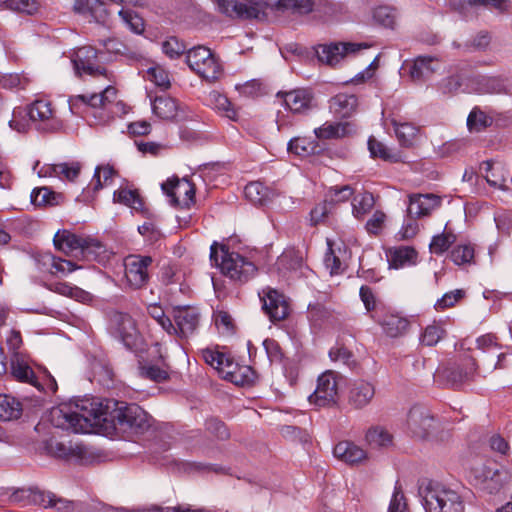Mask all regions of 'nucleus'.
<instances>
[{
	"instance_id": "1",
	"label": "nucleus",
	"mask_w": 512,
	"mask_h": 512,
	"mask_svg": "<svg viewBox=\"0 0 512 512\" xmlns=\"http://www.w3.org/2000/svg\"><path fill=\"white\" fill-rule=\"evenodd\" d=\"M220 13L230 18L259 19L264 16V9L294 10L306 14L313 10L312 0H257L256 6H247L234 0H214Z\"/></svg>"
},
{
	"instance_id": "2",
	"label": "nucleus",
	"mask_w": 512,
	"mask_h": 512,
	"mask_svg": "<svg viewBox=\"0 0 512 512\" xmlns=\"http://www.w3.org/2000/svg\"><path fill=\"white\" fill-rule=\"evenodd\" d=\"M210 261L225 276L238 283L249 281L257 271L254 263L239 253L230 252L227 246L217 242H213L210 247Z\"/></svg>"
},
{
	"instance_id": "3",
	"label": "nucleus",
	"mask_w": 512,
	"mask_h": 512,
	"mask_svg": "<svg viewBox=\"0 0 512 512\" xmlns=\"http://www.w3.org/2000/svg\"><path fill=\"white\" fill-rule=\"evenodd\" d=\"M418 494L426 512H463L460 496L453 490L431 481H423Z\"/></svg>"
},
{
	"instance_id": "4",
	"label": "nucleus",
	"mask_w": 512,
	"mask_h": 512,
	"mask_svg": "<svg viewBox=\"0 0 512 512\" xmlns=\"http://www.w3.org/2000/svg\"><path fill=\"white\" fill-rule=\"evenodd\" d=\"M109 420L115 429L125 433L141 434L150 427L147 413L136 404L112 401Z\"/></svg>"
},
{
	"instance_id": "5",
	"label": "nucleus",
	"mask_w": 512,
	"mask_h": 512,
	"mask_svg": "<svg viewBox=\"0 0 512 512\" xmlns=\"http://www.w3.org/2000/svg\"><path fill=\"white\" fill-rule=\"evenodd\" d=\"M117 90L113 86H107L101 93L91 95H74L68 100L69 109L73 114H79L81 106L95 110L94 117L100 124L107 123L113 118L111 104L115 101Z\"/></svg>"
},
{
	"instance_id": "6",
	"label": "nucleus",
	"mask_w": 512,
	"mask_h": 512,
	"mask_svg": "<svg viewBox=\"0 0 512 512\" xmlns=\"http://www.w3.org/2000/svg\"><path fill=\"white\" fill-rule=\"evenodd\" d=\"M112 401H106L104 404L99 399H82L75 403L74 414L79 433H90L93 428L99 426L101 422L109 421Z\"/></svg>"
},
{
	"instance_id": "7",
	"label": "nucleus",
	"mask_w": 512,
	"mask_h": 512,
	"mask_svg": "<svg viewBox=\"0 0 512 512\" xmlns=\"http://www.w3.org/2000/svg\"><path fill=\"white\" fill-rule=\"evenodd\" d=\"M54 244L64 253L79 251L81 256L89 261L97 260L106 251L105 246L97 239L83 237L67 230L56 233Z\"/></svg>"
},
{
	"instance_id": "8",
	"label": "nucleus",
	"mask_w": 512,
	"mask_h": 512,
	"mask_svg": "<svg viewBox=\"0 0 512 512\" xmlns=\"http://www.w3.org/2000/svg\"><path fill=\"white\" fill-rule=\"evenodd\" d=\"M186 62L191 70L209 82L219 79L222 75V65L219 59L205 46L189 49Z\"/></svg>"
},
{
	"instance_id": "9",
	"label": "nucleus",
	"mask_w": 512,
	"mask_h": 512,
	"mask_svg": "<svg viewBox=\"0 0 512 512\" xmlns=\"http://www.w3.org/2000/svg\"><path fill=\"white\" fill-rule=\"evenodd\" d=\"M343 380L340 373L327 370L317 379L315 391L308 397L310 404L317 407H331L337 404L339 385Z\"/></svg>"
},
{
	"instance_id": "10",
	"label": "nucleus",
	"mask_w": 512,
	"mask_h": 512,
	"mask_svg": "<svg viewBox=\"0 0 512 512\" xmlns=\"http://www.w3.org/2000/svg\"><path fill=\"white\" fill-rule=\"evenodd\" d=\"M153 258L147 255L131 254L124 259L125 279L133 289L144 288L149 280V268Z\"/></svg>"
},
{
	"instance_id": "11",
	"label": "nucleus",
	"mask_w": 512,
	"mask_h": 512,
	"mask_svg": "<svg viewBox=\"0 0 512 512\" xmlns=\"http://www.w3.org/2000/svg\"><path fill=\"white\" fill-rule=\"evenodd\" d=\"M75 74L79 77L89 75L91 77L103 76L110 79L107 69L100 64L98 52L91 46H84L75 51L72 58Z\"/></svg>"
},
{
	"instance_id": "12",
	"label": "nucleus",
	"mask_w": 512,
	"mask_h": 512,
	"mask_svg": "<svg viewBox=\"0 0 512 512\" xmlns=\"http://www.w3.org/2000/svg\"><path fill=\"white\" fill-rule=\"evenodd\" d=\"M27 115L36 124L38 130L53 132L61 127V122L55 116V111L49 101L35 100L28 106Z\"/></svg>"
},
{
	"instance_id": "13",
	"label": "nucleus",
	"mask_w": 512,
	"mask_h": 512,
	"mask_svg": "<svg viewBox=\"0 0 512 512\" xmlns=\"http://www.w3.org/2000/svg\"><path fill=\"white\" fill-rule=\"evenodd\" d=\"M369 46L365 43H331L319 45L316 48V55L321 63L335 66L341 59L350 54H356L361 49Z\"/></svg>"
},
{
	"instance_id": "14",
	"label": "nucleus",
	"mask_w": 512,
	"mask_h": 512,
	"mask_svg": "<svg viewBox=\"0 0 512 512\" xmlns=\"http://www.w3.org/2000/svg\"><path fill=\"white\" fill-rule=\"evenodd\" d=\"M407 428L413 437L426 439L434 428V417L430 410L422 405H414L407 415Z\"/></svg>"
},
{
	"instance_id": "15",
	"label": "nucleus",
	"mask_w": 512,
	"mask_h": 512,
	"mask_svg": "<svg viewBox=\"0 0 512 512\" xmlns=\"http://www.w3.org/2000/svg\"><path fill=\"white\" fill-rule=\"evenodd\" d=\"M174 330L172 334L180 338H188L193 335L199 324L198 311L190 306H178L173 308Z\"/></svg>"
},
{
	"instance_id": "16",
	"label": "nucleus",
	"mask_w": 512,
	"mask_h": 512,
	"mask_svg": "<svg viewBox=\"0 0 512 512\" xmlns=\"http://www.w3.org/2000/svg\"><path fill=\"white\" fill-rule=\"evenodd\" d=\"M162 190L170 197L174 206L189 207L194 201L195 187L187 179L167 181L162 184Z\"/></svg>"
},
{
	"instance_id": "17",
	"label": "nucleus",
	"mask_w": 512,
	"mask_h": 512,
	"mask_svg": "<svg viewBox=\"0 0 512 512\" xmlns=\"http://www.w3.org/2000/svg\"><path fill=\"white\" fill-rule=\"evenodd\" d=\"M282 97L286 108L293 113H307L316 107L315 97L310 89H294L289 92H278Z\"/></svg>"
},
{
	"instance_id": "18",
	"label": "nucleus",
	"mask_w": 512,
	"mask_h": 512,
	"mask_svg": "<svg viewBox=\"0 0 512 512\" xmlns=\"http://www.w3.org/2000/svg\"><path fill=\"white\" fill-rule=\"evenodd\" d=\"M261 300L263 302V310L272 322L281 321L288 316L289 305L284 295L277 290L271 288L263 290Z\"/></svg>"
},
{
	"instance_id": "19",
	"label": "nucleus",
	"mask_w": 512,
	"mask_h": 512,
	"mask_svg": "<svg viewBox=\"0 0 512 512\" xmlns=\"http://www.w3.org/2000/svg\"><path fill=\"white\" fill-rule=\"evenodd\" d=\"M111 324L117 337L126 347H132L137 337V329L131 316L127 313L116 312L113 314Z\"/></svg>"
},
{
	"instance_id": "20",
	"label": "nucleus",
	"mask_w": 512,
	"mask_h": 512,
	"mask_svg": "<svg viewBox=\"0 0 512 512\" xmlns=\"http://www.w3.org/2000/svg\"><path fill=\"white\" fill-rule=\"evenodd\" d=\"M441 204V198L434 194H417L409 197L407 213L411 218L428 216Z\"/></svg>"
},
{
	"instance_id": "21",
	"label": "nucleus",
	"mask_w": 512,
	"mask_h": 512,
	"mask_svg": "<svg viewBox=\"0 0 512 512\" xmlns=\"http://www.w3.org/2000/svg\"><path fill=\"white\" fill-rule=\"evenodd\" d=\"M153 113L163 120L181 121L186 118L177 101L171 97L158 96L151 101Z\"/></svg>"
},
{
	"instance_id": "22",
	"label": "nucleus",
	"mask_w": 512,
	"mask_h": 512,
	"mask_svg": "<svg viewBox=\"0 0 512 512\" xmlns=\"http://www.w3.org/2000/svg\"><path fill=\"white\" fill-rule=\"evenodd\" d=\"M374 395L375 388L371 383L358 381L349 390L348 403L354 409H362L371 402Z\"/></svg>"
},
{
	"instance_id": "23",
	"label": "nucleus",
	"mask_w": 512,
	"mask_h": 512,
	"mask_svg": "<svg viewBox=\"0 0 512 512\" xmlns=\"http://www.w3.org/2000/svg\"><path fill=\"white\" fill-rule=\"evenodd\" d=\"M358 106L357 97L353 94L339 93L329 100V109L338 118H348Z\"/></svg>"
},
{
	"instance_id": "24",
	"label": "nucleus",
	"mask_w": 512,
	"mask_h": 512,
	"mask_svg": "<svg viewBox=\"0 0 512 512\" xmlns=\"http://www.w3.org/2000/svg\"><path fill=\"white\" fill-rule=\"evenodd\" d=\"M333 454L337 459L349 465L359 464L367 458L366 452L350 441L339 442L334 447Z\"/></svg>"
},
{
	"instance_id": "25",
	"label": "nucleus",
	"mask_w": 512,
	"mask_h": 512,
	"mask_svg": "<svg viewBox=\"0 0 512 512\" xmlns=\"http://www.w3.org/2000/svg\"><path fill=\"white\" fill-rule=\"evenodd\" d=\"M438 68L437 59L431 56H419L410 68V76L414 81H424L430 78Z\"/></svg>"
},
{
	"instance_id": "26",
	"label": "nucleus",
	"mask_w": 512,
	"mask_h": 512,
	"mask_svg": "<svg viewBox=\"0 0 512 512\" xmlns=\"http://www.w3.org/2000/svg\"><path fill=\"white\" fill-rule=\"evenodd\" d=\"M50 422L57 428L79 433V431H77L78 426L72 406L62 405L52 408L50 412Z\"/></svg>"
},
{
	"instance_id": "27",
	"label": "nucleus",
	"mask_w": 512,
	"mask_h": 512,
	"mask_svg": "<svg viewBox=\"0 0 512 512\" xmlns=\"http://www.w3.org/2000/svg\"><path fill=\"white\" fill-rule=\"evenodd\" d=\"M351 133L349 122H325L322 126L314 129V134L319 140L343 138Z\"/></svg>"
},
{
	"instance_id": "28",
	"label": "nucleus",
	"mask_w": 512,
	"mask_h": 512,
	"mask_svg": "<svg viewBox=\"0 0 512 512\" xmlns=\"http://www.w3.org/2000/svg\"><path fill=\"white\" fill-rule=\"evenodd\" d=\"M81 163L77 161L63 162L58 164H51L45 167V175L55 176L60 179L73 181L78 177L81 171Z\"/></svg>"
},
{
	"instance_id": "29",
	"label": "nucleus",
	"mask_w": 512,
	"mask_h": 512,
	"mask_svg": "<svg viewBox=\"0 0 512 512\" xmlns=\"http://www.w3.org/2000/svg\"><path fill=\"white\" fill-rule=\"evenodd\" d=\"M385 334L389 337H398L404 334L409 326L407 319L396 314H385L380 320Z\"/></svg>"
},
{
	"instance_id": "30",
	"label": "nucleus",
	"mask_w": 512,
	"mask_h": 512,
	"mask_svg": "<svg viewBox=\"0 0 512 512\" xmlns=\"http://www.w3.org/2000/svg\"><path fill=\"white\" fill-rule=\"evenodd\" d=\"M476 371V363L471 361L469 367H452L443 371L448 384L454 388L460 387L463 383L472 379L473 373Z\"/></svg>"
},
{
	"instance_id": "31",
	"label": "nucleus",
	"mask_w": 512,
	"mask_h": 512,
	"mask_svg": "<svg viewBox=\"0 0 512 512\" xmlns=\"http://www.w3.org/2000/svg\"><path fill=\"white\" fill-rule=\"evenodd\" d=\"M64 197L48 187L34 188L30 195L31 203L35 206H57L62 203Z\"/></svg>"
},
{
	"instance_id": "32",
	"label": "nucleus",
	"mask_w": 512,
	"mask_h": 512,
	"mask_svg": "<svg viewBox=\"0 0 512 512\" xmlns=\"http://www.w3.org/2000/svg\"><path fill=\"white\" fill-rule=\"evenodd\" d=\"M482 169L486 173L484 177L490 186L499 189H506L509 172L506 171L505 173V169L502 165L497 164L495 166L494 163L486 161L483 163Z\"/></svg>"
},
{
	"instance_id": "33",
	"label": "nucleus",
	"mask_w": 512,
	"mask_h": 512,
	"mask_svg": "<svg viewBox=\"0 0 512 512\" xmlns=\"http://www.w3.org/2000/svg\"><path fill=\"white\" fill-rule=\"evenodd\" d=\"M245 197L254 205H265L272 199V192L263 185L255 181L247 184L244 189Z\"/></svg>"
},
{
	"instance_id": "34",
	"label": "nucleus",
	"mask_w": 512,
	"mask_h": 512,
	"mask_svg": "<svg viewBox=\"0 0 512 512\" xmlns=\"http://www.w3.org/2000/svg\"><path fill=\"white\" fill-rule=\"evenodd\" d=\"M417 252L414 248L402 246L394 249L390 253L389 264L395 269L416 263Z\"/></svg>"
},
{
	"instance_id": "35",
	"label": "nucleus",
	"mask_w": 512,
	"mask_h": 512,
	"mask_svg": "<svg viewBox=\"0 0 512 512\" xmlns=\"http://www.w3.org/2000/svg\"><path fill=\"white\" fill-rule=\"evenodd\" d=\"M249 373H251L250 367H241L233 359L226 363V368L221 373L222 377L235 384H244L250 381Z\"/></svg>"
},
{
	"instance_id": "36",
	"label": "nucleus",
	"mask_w": 512,
	"mask_h": 512,
	"mask_svg": "<svg viewBox=\"0 0 512 512\" xmlns=\"http://www.w3.org/2000/svg\"><path fill=\"white\" fill-rule=\"evenodd\" d=\"M11 373L17 380L39 387L32 368L18 356L11 360Z\"/></svg>"
},
{
	"instance_id": "37",
	"label": "nucleus",
	"mask_w": 512,
	"mask_h": 512,
	"mask_svg": "<svg viewBox=\"0 0 512 512\" xmlns=\"http://www.w3.org/2000/svg\"><path fill=\"white\" fill-rule=\"evenodd\" d=\"M48 289L52 292L73 298L80 302H85L89 299V294L86 291L79 287L71 286L65 282L51 283L49 284Z\"/></svg>"
},
{
	"instance_id": "38",
	"label": "nucleus",
	"mask_w": 512,
	"mask_h": 512,
	"mask_svg": "<svg viewBox=\"0 0 512 512\" xmlns=\"http://www.w3.org/2000/svg\"><path fill=\"white\" fill-rule=\"evenodd\" d=\"M113 199L115 202L129 206L136 211L141 210L143 207L142 199L136 190L120 188L114 192Z\"/></svg>"
},
{
	"instance_id": "39",
	"label": "nucleus",
	"mask_w": 512,
	"mask_h": 512,
	"mask_svg": "<svg viewBox=\"0 0 512 512\" xmlns=\"http://www.w3.org/2000/svg\"><path fill=\"white\" fill-rule=\"evenodd\" d=\"M20 403L15 398L0 394V419L4 421L19 417Z\"/></svg>"
},
{
	"instance_id": "40",
	"label": "nucleus",
	"mask_w": 512,
	"mask_h": 512,
	"mask_svg": "<svg viewBox=\"0 0 512 512\" xmlns=\"http://www.w3.org/2000/svg\"><path fill=\"white\" fill-rule=\"evenodd\" d=\"M375 200L370 192H364L356 195L352 202L353 215L360 219L367 214L374 206Z\"/></svg>"
},
{
	"instance_id": "41",
	"label": "nucleus",
	"mask_w": 512,
	"mask_h": 512,
	"mask_svg": "<svg viewBox=\"0 0 512 512\" xmlns=\"http://www.w3.org/2000/svg\"><path fill=\"white\" fill-rule=\"evenodd\" d=\"M483 90L492 94H512V84L507 79L486 77L482 79Z\"/></svg>"
},
{
	"instance_id": "42",
	"label": "nucleus",
	"mask_w": 512,
	"mask_h": 512,
	"mask_svg": "<svg viewBox=\"0 0 512 512\" xmlns=\"http://www.w3.org/2000/svg\"><path fill=\"white\" fill-rule=\"evenodd\" d=\"M455 241L456 235L453 232L444 231L432 238L429 248L432 253L441 255L446 252Z\"/></svg>"
},
{
	"instance_id": "43",
	"label": "nucleus",
	"mask_w": 512,
	"mask_h": 512,
	"mask_svg": "<svg viewBox=\"0 0 512 512\" xmlns=\"http://www.w3.org/2000/svg\"><path fill=\"white\" fill-rule=\"evenodd\" d=\"M491 123L492 119L477 107L472 109L467 118V127L471 132H480Z\"/></svg>"
},
{
	"instance_id": "44",
	"label": "nucleus",
	"mask_w": 512,
	"mask_h": 512,
	"mask_svg": "<svg viewBox=\"0 0 512 512\" xmlns=\"http://www.w3.org/2000/svg\"><path fill=\"white\" fill-rule=\"evenodd\" d=\"M1 6L27 15L35 14L39 9L37 0H1Z\"/></svg>"
},
{
	"instance_id": "45",
	"label": "nucleus",
	"mask_w": 512,
	"mask_h": 512,
	"mask_svg": "<svg viewBox=\"0 0 512 512\" xmlns=\"http://www.w3.org/2000/svg\"><path fill=\"white\" fill-rule=\"evenodd\" d=\"M315 149V142L304 137H295L288 143V151L301 157L314 153Z\"/></svg>"
},
{
	"instance_id": "46",
	"label": "nucleus",
	"mask_w": 512,
	"mask_h": 512,
	"mask_svg": "<svg viewBox=\"0 0 512 512\" xmlns=\"http://www.w3.org/2000/svg\"><path fill=\"white\" fill-rule=\"evenodd\" d=\"M367 442L374 447L388 446L392 442V435L383 427L370 428L366 433Z\"/></svg>"
},
{
	"instance_id": "47",
	"label": "nucleus",
	"mask_w": 512,
	"mask_h": 512,
	"mask_svg": "<svg viewBox=\"0 0 512 512\" xmlns=\"http://www.w3.org/2000/svg\"><path fill=\"white\" fill-rule=\"evenodd\" d=\"M42 504L45 507L54 508L58 511L71 512L75 508V503L63 498H58L53 493L42 494Z\"/></svg>"
},
{
	"instance_id": "48",
	"label": "nucleus",
	"mask_w": 512,
	"mask_h": 512,
	"mask_svg": "<svg viewBox=\"0 0 512 512\" xmlns=\"http://www.w3.org/2000/svg\"><path fill=\"white\" fill-rule=\"evenodd\" d=\"M368 149L372 157H379L388 161L398 160L396 154L391 153L390 149L386 145L372 136L368 140Z\"/></svg>"
},
{
	"instance_id": "49",
	"label": "nucleus",
	"mask_w": 512,
	"mask_h": 512,
	"mask_svg": "<svg viewBox=\"0 0 512 512\" xmlns=\"http://www.w3.org/2000/svg\"><path fill=\"white\" fill-rule=\"evenodd\" d=\"M373 19L383 27L393 28L395 25L396 13L391 7L380 6L374 10Z\"/></svg>"
},
{
	"instance_id": "50",
	"label": "nucleus",
	"mask_w": 512,
	"mask_h": 512,
	"mask_svg": "<svg viewBox=\"0 0 512 512\" xmlns=\"http://www.w3.org/2000/svg\"><path fill=\"white\" fill-rule=\"evenodd\" d=\"M205 430L216 439L224 441L229 439L230 433L223 421L211 417L205 421Z\"/></svg>"
},
{
	"instance_id": "51",
	"label": "nucleus",
	"mask_w": 512,
	"mask_h": 512,
	"mask_svg": "<svg viewBox=\"0 0 512 512\" xmlns=\"http://www.w3.org/2000/svg\"><path fill=\"white\" fill-rule=\"evenodd\" d=\"M116 171L110 165L97 166L93 175L94 190L102 189L111 182Z\"/></svg>"
},
{
	"instance_id": "52",
	"label": "nucleus",
	"mask_w": 512,
	"mask_h": 512,
	"mask_svg": "<svg viewBox=\"0 0 512 512\" xmlns=\"http://www.w3.org/2000/svg\"><path fill=\"white\" fill-rule=\"evenodd\" d=\"M450 258L456 265L471 263L474 258V249L471 245H458L451 251Z\"/></svg>"
},
{
	"instance_id": "53",
	"label": "nucleus",
	"mask_w": 512,
	"mask_h": 512,
	"mask_svg": "<svg viewBox=\"0 0 512 512\" xmlns=\"http://www.w3.org/2000/svg\"><path fill=\"white\" fill-rule=\"evenodd\" d=\"M328 251L324 257L325 267L330 271L331 275H337L343 272V264L340 257L335 253L332 242L327 240Z\"/></svg>"
},
{
	"instance_id": "54",
	"label": "nucleus",
	"mask_w": 512,
	"mask_h": 512,
	"mask_svg": "<svg viewBox=\"0 0 512 512\" xmlns=\"http://www.w3.org/2000/svg\"><path fill=\"white\" fill-rule=\"evenodd\" d=\"M148 314L157 321V323L169 334L172 335L174 324L169 317L165 316L163 308L157 304L149 305L147 308Z\"/></svg>"
},
{
	"instance_id": "55",
	"label": "nucleus",
	"mask_w": 512,
	"mask_h": 512,
	"mask_svg": "<svg viewBox=\"0 0 512 512\" xmlns=\"http://www.w3.org/2000/svg\"><path fill=\"white\" fill-rule=\"evenodd\" d=\"M417 129L409 124H395V134L401 145L409 146L412 144V140L415 137Z\"/></svg>"
},
{
	"instance_id": "56",
	"label": "nucleus",
	"mask_w": 512,
	"mask_h": 512,
	"mask_svg": "<svg viewBox=\"0 0 512 512\" xmlns=\"http://www.w3.org/2000/svg\"><path fill=\"white\" fill-rule=\"evenodd\" d=\"M465 295V291L462 289H456L450 292L445 293L441 299H439L436 304V310L442 311L446 308H450L455 305L458 301H460Z\"/></svg>"
},
{
	"instance_id": "57",
	"label": "nucleus",
	"mask_w": 512,
	"mask_h": 512,
	"mask_svg": "<svg viewBox=\"0 0 512 512\" xmlns=\"http://www.w3.org/2000/svg\"><path fill=\"white\" fill-rule=\"evenodd\" d=\"M162 50L168 57L174 59L182 55L186 47L176 37H170L162 43Z\"/></svg>"
},
{
	"instance_id": "58",
	"label": "nucleus",
	"mask_w": 512,
	"mask_h": 512,
	"mask_svg": "<svg viewBox=\"0 0 512 512\" xmlns=\"http://www.w3.org/2000/svg\"><path fill=\"white\" fill-rule=\"evenodd\" d=\"M211 98L214 101L215 107L218 110L224 111L227 118L236 120L237 113L226 96L214 92L211 94Z\"/></svg>"
},
{
	"instance_id": "59",
	"label": "nucleus",
	"mask_w": 512,
	"mask_h": 512,
	"mask_svg": "<svg viewBox=\"0 0 512 512\" xmlns=\"http://www.w3.org/2000/svg\"><path fill=\"white\" fill-rule=\"evenodd\" d=\"M119 16L129 25L130 29L134 33L141 34L144 31V22L142 18L134 14L132 11L120 10Z\"/></svg>"
},
{
	"instance_id": "60",
	"label": "nucleus",
	"mask_w": 512,
	"mask_h": 512,
	"mask_svg": "<svg viewBox=\"0 0 512 512\" xmlns=\"http://www.w3.org/2000/svg\"><path fill=\"white\" fill-rule=\"evenodd\" d=\"M147 75L150 81L163 89H167L170 86L168 73L160 67L149 68Z\"/></svg>"
},
{
	"instance_id": "61",
	"label": "nucleus",
	"mask_w": 512,
	"mask_h": 512,
	"mask_svg": "<svg viewBox=\"0 0 512 512\" xmlns=\"http://www.w3.org/2000/svg\"><path fill=\"white\" fill-rule=\"evenodd\" d=\"M461 87V81L458 76H449L442 79L438 85V90L445 96H449L458 91Z\"/></svg>"
},
{
	"instance_id": "62",
	"label": "nucleus",
	"mask_w": 512,
	"mask_h": 512,
	"mask_svg": "<svg viewBox=\"0 0 512 512\" xmlns=\"http://www.w3.org/2000/svg\"><path fill=\"white\" fill-rule=\"evenodd\" d=\"M329 357L333 362H342L343 364L350 365L353 355L344 346L336 345L330 349Z\"/></svg>"
},
{
	"instance_id": "63",
	"label": "nucleus",
	"mask_w": 512,
	"mask_h": 512,
	"mask_svg": "<svg viewBox=\"0 0 512 512\" xmlns=\"http://www.w3.org/2000/svg\"><path fill=\"white\" fill-rule=\"evenodd\" d=\"M388 512H408L407 504L401 487L396 486L392 495Z\"/></svg>"
},
{
	"instance_id": "64",
	"label": "nucleus",
	"mask_w": 512,
	"mask_h": 512,
	"mask_svg": "<svg viewBox=\"0 0 512 512\" xmlns=\"http://www.w3.org/2000/svg\"><path fill=\"white\" fill-rule=\"evenodd\" d=\"M443 330L436 326H428L421 337V342L426 346H433L442 338Z\"/></svg>"
}]
</instances>
